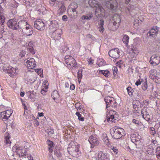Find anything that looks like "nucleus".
Returning a JSON list of instances; mask_svg holds the SVG:
<instances>
[{
    "label": "nucleus",
    "instance_id": "nucleus-29",
    "mask_svg": "<svg viewBox=\"0 0 160 160\" xmlns=\"http://www.w3.org/2000/svg\"><path fill=\"white\" fill-rule=\"evenodd\" d=\"M98 158H100L102 160H107V154L103 153L102 152H99L98 155Z\"/></svg>",
    "mask_w": 160,
    "mask_h": 160
},
{
    "label": "nucleus",
    "instance_id": "nucleus-21",
    "mask_svg": "<svg viewBox=\"0 0 160 160\" xmlns=\"http://www.w3.org/2000/svg\"><path fill=\"white\" fill-rule=\"evenodd\" d=\"M58 5V13L60 15H62L65 12L66 9L63 2H59V3Z\"/></svg>",
    "mask_w": 160,
    "mask_h": 160
},
{
    "label": "nucleus",
    "instance_id": "nucleus-13",
    "mask_svg": "<svg viewBox=\"0 0 160 160\" xmlns=\"http://www.w3.org/2000/svg\"><path fill=\"white\" fill-rule=\"evenodd\" d=\"M25 65L29 69H32L36 65L35 60L32 58H28L27 60L24 61Z\"/></svg>",
    "mask_w": 160,
    "mask_h": 160
},
{
    "label": "nucleus",
    "instance_id": "nucleus-46",
    "mask_svg": "<svg viewBox=\"0 0 160 160\" xmlns=\"http://www.w3.org/2000/svg\"><path fill=\"white\" fill-rule=\"evenodd\" d=\"M99 72L103 74L106 77H108L110 75V72L108 70H100Z\"/></svg>",
    "mask_w": 160,
    "mask_h": 160
},
{
    "label": "nucleus",
    "instance_id": "nucleus-43",
    "mask_svg": "<svg viewBox=\"0 0 160 160\" xmlns=\"http://www.w3.org/2000/svg\"><path fill=\"white\" fill-rule=\"evenodd\" d=\"M127 90L128 91V94L130 96H132L133 95L134 92V90L131 87H128L127 88Z\"/></svg>",
    "mask_w": 160,
    "mask_h": 160
},
{
    "label": "nucleus",
    "instance_id": "nucleus-32",
    "mask_svg": "<svg viewBox=\"0 0 160 160\" xmlns=\"http://www.w3.org/2000/svg\"><path fill=\"white\" fill-rule=\"evenodd\" d=\"M96 64L99 67L105 65L104 60L102 58H98L97 59Z\"/></svg>",
    "mask_w": 160,
    "mask_h": 160
},
{
    "label": "nucleus",
    "instance_id": "nucleus-60",
    "mask_svg": "<svg viewBox=\"0 0 160 160\" xmlns=\"http://www.w3.org/2000/svg\"><path fill=\"white\" fill-rule=\"evenodd\" d=\"M151 144H152L157 146L158 145V142L155 140L152 139L151 140Z\"/></svg>",
    "mask_w": 160,
    "mask_h": 160
},
{
    "label": "nucleus",
    "instance_id": "nucleus-30",
    "mask_svg": "<svg viewBox=\"0 0 160 160\" xmlns=\"http://www.w3.org/2000/svg\"><path fill=\"white\" fill-rule=\"evenodd\" d=\"M88 3L91 7L96 8L99 4L98 2L95 0H89Z\"/></svg>",
    "mask_w": 160,
    "mask_h": 160
},
{
    "label": "nucleus",
    "instance_id": "nucleus-23",
    "mask_svg": "<svg viewBox=\"0 0 160 160\" xmlns=\"http://www.w3.org/2000/svg\"><path fill=\"white\" fill-rule=\"evenodd\" d=\"M68 14L69 17L72 19H75L77 17V12L76 10H71V9H68Z\"/></svg>",
    "mask_w": 160,
    "mask_h": 160
},
{
    "label": "nucleus",
    "instance_id": "nucleus-15",
    "mask_svg": "<svg viewBox=\"0 0 160 160\" xmlns=\"http://www.w3.org/2000/svg\"><path fill=\"white\" fill-rule=\"evenodd\" d=\"M148 108L144 107L142 110L141 114L143 118L148 122H150L151 119L149 113L148 112Z\"/></svg>",
    "mask_w": 160,
    "mask_h": 160
},
{
    "label": "nucleus",
    "instance_id": "nucleus-12",
    "mask_svg": "<svg viewBox=\"0 0 160 160\" xmlns=\"http://www.w3.org/2000/svg\"><path fill=\"white\" fill-rule=\"evenodd\" d=\"M120 52L118 49L115 48L112 49L108 52L109 56L113 58H118L120 56Z\"/></svg>",
    "mask_w": 160,
    "mask_h": 160
},
{
    "label": "nucleus",
    "instance_id": "nucleus-40",
    "mask_svg": "<svg viewBox=\"0 0 160 160\" xmlns=\"http://www.w3.org/2000/svg\"><path fill=\"white\" fill-rule=\"evenodd\" d=\"M86 39L88 41H94L95 40V37L92 35L89 34L86 35Z\"/></svg>",
    "mask_w": 160,
    "mask_h": 160
},
{
    "label": "nucleus",
    "instance_id": "nucleus-27",
    "mask_svg": "<svg viewBox=\"0 0 160 160\" xmlns=\"http://www.w3.org/2000/svg\"><path fill=\"white\" fill-rule=\"evenodd\" d=\"M27 22L24 20H21L18 22V29L20 28L23 29L25 28V27L27 25Z\"/></svg>",
    "mask_w": 160,
    "mask_h": 160
},
{
    "label": "nucleus",
    "instance_id": "nucleus-58",
    "mask_svg": "<svg viewBox=\"0 0 160 160\" xmlns=\"http://www.w3.org/2000/svg\"><path fill=\"white\" fill-rule=\"evenodd\" d=\"M48 87H47V88H45V89H44V88L42 89L41 92V93L44 95L46 94V93L47 92L46 89Z\"/></svg>",
    "mask_w": 160,
    "mask_h": 160
},
{
    "label": "nucleus",
    "instance_id": "nucleus-16",
    "mask_svg": "<svg viewBox=\"0 0 160 160\" xmlns=\"http://www.w3.org/2000/svg\"><path fill=\"white\" fill-rule=\"evenodd\" d=\"M117 112L111 110L109 112V114L107 116V120L110 122H115L116 119L115 115H116Z\"/></svg>",
    "mask_w": 160,
    "mask_h": 160
},
{
    "label": "nucleus",
    "instance_id": "nucleus-4",
    "mask_svg": "<svg viewBox=\"0 0 160 160\" xmlns=\"http://www.w3.org/2000/svg\"><path fill=\"white\" fill-rule=\"evenodd\" d=\"M65 63L67 67L69 68H75L76 67L77 63L75 60L71 56L68 55L65 57Z\"/></svg>",
    "mask_w": 160,
    "mask_h": 160
},
{
    "label": "nucleus",
    "instance_id": "nucleus-42",
    "mask_svg": "<svg viewBox=\"0 0 160 160\" xmlns=\"http://www.w3.org/2000/svg\"><path fill=\"white\" fill-rule=\"evenodd\" d=\"M82 69H80L78 70V81L79 82H80V81L82 78Z\"/></svg>",
    "mask_w": 160,
    "mask_h": 160
},
{
    "label": "nucleus",
    "instance_id": "nucleus-37",
    "mask_svg": "<svg viewBox=\"0 0 160 160\" xmlns=\"http://www.w3.org/2000/svg\"><path fill=\"white\" fill-rule=\"evenodd\" d=\"M54 154L57 157H61L62 155L61 153L60 152V150L58 148H55L54 150Z\"/></svg>",
    "mask_w": 160,
    "mask_h": 160
},
{
    "label": "nucleus",
    "instance_id": "nucleus-24",
    "mask_svg": "<svg viewBox=\"0 0 160 160\" xmlns=\"http://www.w3.org/2000/svg\"><path fill=\"white\" fill-rule=\"evenodd\" d=\"M93 17V14L92 12H89L86 15L82 16L81 18V20L82 22L90 20Z\"/></svg>",
    "mask_w": 160,
    "mask_h": 160
},
{
    "label": "nucleus",
    "instance_id": "nucleus-44",
    "mask_svg": "<svg viewBox=\"0 0 160 160\" xmlns=\"http://www.w3.org/2000/svg\"><path fill=\"white\" fill-rule=\"evenodd\" d=\"M129 37L127 35H125L122 38V41L126 45H128V42Z\"/></svg>",
    "mask_w": 160,
    "mask_h": 160
},
{
    "label": "nucleus",
    "instance_id": "nucleus-6",
    "mask_svg": "<svg viewBox=\"0 0 160 160\" xmlns=\"http://www.w3.org/2000/svg\"><path fill=\"white\" fill-rule=\"evenodd\" d=\"M131 141L134 143L136 147L140 148L142 146V144L140 141V137L138 134H133L131 136Z\"/></svg>",
    "mask_w": 160,
    "mask_h": 160
},
{
    "label": "nucleus",
    "instance_id": "nucleus-45",
    "mask_svg": "<svg viewBox=\"0 0 160 160\" xmlns=\"http://www.w3.org/2000/svg\"><path fill=\"white\" fill-rule=\"evenodd\" d=\"M27 80L28 84H31L34 82L35 80L33 79L31 76H28L27 77Z\"/></svg>",
    "mask_w": 160,
    "mask_h": 160
},
{
    "label": "nucleus",
    "instance_id": "nucleus-3",
    "mask_svg": "<svg viewBox=\"0 0 160 160\" xmlns=\"http://www.w3.org/2000/svg\"><path fill=\"white\" fill-rule=\"evenodd\" d=\"M71 143L67 148V150L69 154L74 157H78L80 154L78 148L76 145H71Z\"/></svg>",
    "mask_w": 160,
    "mask_h": 160
},
{
    "label": "nucleus",
    "instance_id": "nucleus-39",
    "mask_svg": "<svg viewBox=\"0 0 160 160\" xmlns=\"http://www.w3.org/2000/svg\"><path fill=\"white\" fill-rule=\"evenodd\" d=\"M49 3L52 6H56L59 4V2L58 0H49Z\"/></svg>",
    "mask_w": 160,
    "mask_h": 160
},
{
    "label": "nucleus",
    "instance_id": "nucleus-63",
    "mask_svg": "<svg viewBox=\"0 0 160 160\" xmlns=\"http://www.w3.org/2000/svg\"><path fill=\"white\" fill-rule=\"evenodd\" d=\"M62 20L64 21H67L68 20V17L66 15H64L62 16Z\"/></svg>",
    "mask_w": 160,
    "mask_h": 160
},
{
    "label": "nucleus",
    "instance_id": "nucleus-36",
    "mask_svg": "<svg viewBox=\"0 0 160 160\" xmlns=\"http://www.w3.org/2000/svg\"><path fill=\"white\" fill-rule=\"evenodd\" d=\"M9 133L7 132L5 135V139L6 144L10 143L11 142L10 140V136H9Z\"/></svg>",
    "mask_w": 160,
    "mask_h": 160
},
{
    "label": "nucleus",
    "instance_id": "nucleus-47",
    "mask_svg": "<svg viewBox=\"0 0 160 160\" xmlns=\"http://www.w3.org/2000/svg\"><path fill=\"white\" fill-rule=\"evenodd\" d=\"M123 63V61L122 60H120L116 63L117 66L121 68L122 67H124V64Z\"/></svg>",
    "mask_w": 160,
    "mask_h": 160
},
{
    "label": "nucleus",
    "instance_id": "nucleus-41",
    "mask_svg": "<svg viewBox=\"0 0 160 160\" xmlns=\"http://www.w3.org/2000/svg\"><path fill=\"white\" fill-rule=\"evenodd\" d=\"M130 53L133 54V56H135V55H137L138 53V50H137L135 47H134L133 48H132L131 49V50L130 51Z\"/></svg>",
    "mask_w": 160,
    "mask_h": 160
},
{
    "label": "nucleus",
    "instance_id": "nucleus-53",
    "mask_svg": "<svg viewBox=\"0 0 160 160\" xmlns=\"http://www.w3.org/2000/svg\"><path fill=\"white\" fill-rule=\"evenodd\" d=\"M32 119L34 120V123L35 125V126H38L39 123L38 121L36 119L35 117L33 116L32 117Z\"/></svg>",
    "mask_w": 160,
    "mask_h": 160
},
{
    "label": "nucleus",
    "instance_id": "nucleus-54",
    "mask_svg": "<svg viewBox=\"0 0 160 160\" xmlns=\"http://www.w3.org/2000/svg\"><path fill=\"white\" fill-rule=\"evenodd\" d=\"M112 70L113 71V74L115 76L118 72L117 68L116 67H113L112 68Z\"/></svg>",
    "mask_w": 160,
    "mask_h": 160
},
{
    "label": "nucleus",
    "instance_id": "nucleus-20",
    "mask_svg": "<svg viewBox=\"0 0 160 160\" xmlns=\"http://www.w3.org/2000/svg\"><path fill=\"white\" fill-rule=\"evenodd\" d=\"M58 27V23L57 21L54 20L51 21L49 27V32L51 33H53L57 29V28Z\"/></svg>",
    "mask_w": 160,
    "mask_h": 160
},
{
    "label": "nucleus",
    "instance_id": "nucleus-17",
    "mask_svg": "<svg viewBox=\"0 0 160 160\" xmlns=\"http://www.w3.org/2000/svg\"><path fill=\"white\" fill-rule=\"evenodd\" d=\"M149 62L153 66H156L160 63V57L155 55H152L150 58Z\"/></svg>",
    "mask_w": 160,
    "mask_h": 160
},
{
    "label": "nucleus",
    "instance_id": "nucleus-59",
    "mask_svg": "<svg viewBox=\"0 0 160 160\" xmlns=\"http://www.w3.org/2000/svg\"><path fill=\"white\" fill-rule=\"evenodd\" d=\"M156 147V146L153 144H150L148 146L149 148H150L152 150L154 149Z\"/></svg>",
    "mask_w": 160,
    "mask_h": 160
},
{
    "label": "nucleus",
    "instance_id": "nucleus-31",
    "mask_svg": "<svg viewBox=\"0 0 160 160\" xmlns=\"http://www.w3.org/2000/svg\"><path fill=\"white\" fill-rule=\"evenodd\" d=\"M98 24L99 25V27H98L99 31L103 32L104 30L103 28L104 21L102 19L100 20L98 23Z\"/></svg>",
    "mask_w": 160,
    "mask_h": 160
},
{
    "label": "nucleus",
    "instance_id": "nucleus-5",
    "mask_svg": "<svg viewBox=\"0 0 160 160\" xmlns=\"http://www.w3.org/2000/svg\"><path fill=\"white\" fill-rule=\"evenodd\" d=\"M104 101L106 103L107 108L110 107L116 108L117 106L116 100L112 97L107 96L104 99Z\"/></svg>",
    "mask_w": 160,
    "mask_h": 160
},
{
    "label": "nucleus",
    "instance_id": "nucleus-1",
    "mask_svg": "<svg viewBox=\"0 0 160 160\" xmlns=\"http://www.w3.org/2000/svg\"><path fill=\"white\" fill-rule=\"evenodd\" d=\"M110 132L112 138L116 139L121 138L125 134L124 130L123 128L117 127L112 128L110 129Z\"/></svg>",
    "mask_w": 160,
    "mask_h": 160
},
{
    "label": "nucleus",
    "instance_id": "nucleus-22",
    "mask_svg": "<svg viewBox=\"0 0 160 160\" xmlns=\"http://www.w3.org/2000/svg\"><path fill=\"white\" fill-rule=\"evenodd\" d=\"M112 20L114 21L113 22V25L116 28H118L121 22L120 16L119 15L114 14L112 18Z\"/></svg>",
    "mask_w": 160,
    "mask_h": 160
},
{
    "label": "nucleus",
    "instance_id": "nucleus-56",
    "mask_svg": "<svg viewBox=\"0 0 160 160\" xmlns=\"http://www.w3.org/2000/svg\"><path fill=\"white\" fill-rule=\"evenodd\" d=\"M156 154L157 156L160 157V147H158L156 148Z\"/></svg>",
    "mask_w": 160,
    "mask_h": 160
},
{
    "label": "nucleus",
    "instance_id": "nucleus-28",
    "mask_svg": "<svg viewBox=\"0 0 160 160\" xmlns=\"http://www.w3.org/2000/svg\"><path fill=\"white\" fill-rule=\"evenodd\" d=\"M47 143L48 145V150L50 152H52L54 148L53 142L48 140L47 141Z\"/></svg>",
    "mask_w": 160,
    "mask_h": 160
},
{
    "label": "nucleus",
    "instance_id": "nucleus-38",
    "mask_svg": "<svg viewBox=\"0 0 160 160\" xmlns=\"http://www.w3.org/2000/svg\"><path fill=\"white\" fill-rule=\"evenodd\" d=\"M78 7L77 4L75 2H73L72 3L70 6V7L68 9H71V10H76V9Z\"/></svg>",
    "mask_w": 160,
    "mask_h": 160
},
{
    "label": "nucleus",
    "instance_id": "nucleus-14",
    "mask_svg": "<svg viewBox=\"0 0 160 160\" xmlns=\"http://www.w3.org/2000/svg\"><path fill=\"white\" fill-rule=\"evenodd\" d=\"M34 27L38 30H43L45 28V24L41 19H39L34 22Z\"/></svg>",
    "mask_w": 160,
    "mask_h": 160
},
{
    "label": "nucleus",
    "instance_id": "nucleus-50",
    "mask_svg": "<svg viewBox=\"0 0 160 160\" xmlns=\"http://www.w3.org/2000/svg\"><path fill=\"white\" fill-rule=\"evenodd\" d=\"M36 72H37L38 74L41 77H42L43 75V70L42 68L36 69Z\"/></svg>",
    "mask_w": 160,
    "mask_h": 160
},
{
    "label": "nucleus",
    "instance_id": "nucleus-35",
    "mask_svg": "<svg viewBox=\"0 0 160 160\" xmlns=\"http://www.w3.org/2000/svg\"><path fill=\"white\" fill-rule=\"evenodd\" d=\"M3 13L2 12H0V25H3L5 22V18L3 15Z\"/></svg>",
    "mask_w": 160,
    "mask_h": 160
},
{
    "label": "nucleus",
    "instance_id": "nucleus-9",
    "mask_svg": "<svg viewBox=\"0 0 160 160\" xmlns=\"http://www.w3.org/2000/svg\"><path fill=\"white\" fill-rule=\"evenodd\" d=\"M7 25L8 27L13 30H18V22L17 20L13 18L8 21Z\"/></svg>",
    "mask_w": 160,
    "mask_h": 160
},
{
    "label": "nucleus",
    "instance_id": "nucleus-10",
    "mask_svg": "<svg viewBox=\"0 0 160 160\" xmlns=\"http://www.w3.org/2000/svg\"><path fill=\"white\" fill-rule=\"evenodd\" d=\"M117 2L116 0H110L106 2V5L109 9L111 10H116L117 6Z\"/></svg>",
    "mask_w": 160,
    "mask_h": 160
},
{
    "label": "nucleus",
    "instance_id": "nucleus-2",
    "mask_svg": "<svg viewBox=\"0 0 160 160\" xmlns=\"http://www.w3.org/2000/svg\"><path fill=\"white\" fill-rule=\"evenodd\" d=\"M2 70L3 71L7 72L11 77L17 75L18 70L17 68H14L9 66L8 64H4L3 66Z\"/></svg>",
    "mask_w": 160,
    "mask_h": 160
},
{
    "label": "nucleus",
    "instance_id": "nucleus-33",
    "mask_svg": "<svg viewBox=\"0 0 160 160\" xmlns=\"http://www.w3.org/2000/svg\"><path fill=\"white\" fill-rule=\"evenodd\" d=\"M138 100L133 101L132 102L133 107L136 111L138 110V106L140 104Z\"/></svg>",
    "mask_w": 160,
    "mask_h": 160
},
{
    "label": "nucleus",
    "instance_id": "nucleus-57",
    "mask_svg": "<svg viewBox=\"0 0 160 160\" xmlns=\"http://www.w3.org/2000/svg\"><path fill=\"white\" fill-rule=\"evenodd\" d=\"M28 50L32 54H34L35 53V52L34 50L33 47H29L28 48Z\"/></svg>",
    "mask_w": 160,
    "mask_h": 160
},
{
    "label": "nucleus",
    "instance_id": "nucleus-34",
    "mask_svg": "<svg viewBox=\"0 0 160 160\" xmlns=\"http://www.w3.org/2000/svg\"><path fill=\"white\" fill-rule=\"evenodd\" d=\"M52 97L54 100L57 99L59 97L58 92L57 91H54L52 93Z\"/></svg>",
    "mask_w": 160,
    "mask_h": 160
},
{
    "label": "nucleus",
    "instance_id": "nucleus-7",
    "mask_svg": "<svg viewBox=\"0 0 160 160\" xmlns=\"http://www.w3.org/2000/svg\"><path fill=\"white\" fill-rule=\"evenodd\" d=\"M157 71L155 69L151 70L149 72V76L150 78L153 79L156 83H160V77L157 76Z\"/></svg>",
    "mask_w": 160,
    "mask_h": 160
},
{
    "label": "nucleus",
    "instance_id": "nucleus-19",
    "mask_svg": "<svg viewBox=\"0 0 160 160\" xmlns=\"http://www.w3.org/2000/svg\"><path fill=\"white\" fill-rule=\"evenodd\" d=\"M88 141L91 144V147L92 148H93L94 146H98L99 143L97 138L92 135H91L89 137Z\"/></svg>",
    "mask_w": 160,
    "mask_h": 160
},
{
    "label": "nucleus",
    "instance_id": "nucleus-62",
    "mask_svg": "<svg viewBox=\"0 0 160 160\" xmlns=\"http://www.w3.org/2000/svg\"><path fill=\"white\" fill-rule=\"evenodd\" d=\"M27 158L29 160H33V158L31 154H27Z\"/></svg>",
    "mask_w": 160,
    "mask_h": 160
},
{
    "label": "nucleus",
    "instance_id": "nucleus-49",
    "mask_svg": "<svg viewBox=\"0 0 160 160\" xmlns=\"http://www.w3.org/2000/svg\"><path fill=\"white\" fill-rule=\"evenodd\" d=\"M26 34L27 36H31L33 33V30L32 28L27 30L26 31Z\"/></svg>",
    "mask_w": 160,
    "mask_h": 160
},
{
    "label": "nucleus",
    "instance_id": "nucleus-64",
    "mask_svg": "<svg viewBox=\"0 0 160 160\" xmlns=\"http://www.w3.org/2000/svg\"><path fill=\"white\" fill-rule=\"evenodd\" d=\"M93 61V60L91 58H89V59L88 61V64H89V65H92V64H93V62H92Z\"/></svg>",
    "mask_w": 160,
    "mask_h": 160
},
{
    "label": "nucleus",
    "instance_id": "nucleus-52",
    "mask_svg": "<svg viewBox=\"0 0 160 160\" xmlns=\"http://www.w3.org/2000/svg\"><path fill=\"white\" fill-rule=\"evenodd\" d=\"M142 89L144 91L146 90L147 89L148 85L147 81H146L145 82L142 83Z\"/></svg>",
    "mask_w": 160,
    "mask_h": 160
},
{
    "label": "nucleus",
    "instance_id": "nucleus-25",
    "mask_svg": "<svg viewBox=\"0 0 160 160\" xmlns=\"http://www.w3.org/2000/svg\"><path fill=\"white\" fill-rule=\"evenodd\" d=\"M15 148H16L17 152L18 153H19V155L20 157L26 156L27 155V153L26 151V150L25 149H20V148H18L17 146H15L14 147Z\"/></svg>",
    "mask_w": 160,
    "mask_h": 160
},
{
    "label": "nucleus",
    "instance_id": "nucleus-48",
    "mask_svg": "<svg viewBox=\"0 0 160 160\" xmlns=\"http://www.w3.org/2000/svg\"><path fill=\"white\" fill-rule=\"evenodd\" d=\"M76 115H77L78 117V119L80 121H83L84 120V118L83 117H82L81 115L79 112H77L76 113Z\"/></svg>",
    "mask_w": 160,
    "mask_h": 160
},
{
    "label": "nucleus",
    "instance_id": "nucleus-51",
    "mask_svg": "<svg viewBox=\"0 0 160 160\" xmlns=\"http://www.w3.org/2000/svg\"><path fill=\"white\" fill-rule=\"evenodd\" d=\"M133 123H135L137 126H140L142 123L141 122H139L138 120L133 119L132 120Z\"/></svg>",
    "mask_w": 160,
    "mask_h": 160
},
{
    "label": "nucleus",
    "instance_id": "nucleus-26",
    "mask_svg": "<svg viewBox=\"0 0 160 160\" xmlns=\"http://www.w3.org/2000/svg\"><path fill=\"white\" fill-rule=\"evenodd\" d=\"M54 38L57 40L61 38V35L62 34V30L61 29H58L55 32L52 33Z\"/></svg>",
    "mask_w": 160,
    "mask_h": 160
},
{
    "label": "nucleus",
    "instance_id": "nucleus-11",
    "mask_svg": "<svg viewBox=\"0 0 160 160\" xmlns=\"http://www.w3.org/2000/svg\"><path fill=\"white\" fill-rule=\"evenodd\" d=\"M158 32V28L154 27L150 29L147 34V37L150 38H155Z\"/></svg>",
    "mask_w": 160,
    "mask_h": 160
},
{
    "label": "nucleus",
    "instance_id": "nucleus-8",
    "mask_svg": "<svg viewBox=\"0 0 160 160\" xmlns=\"http://www.w3.org/2000/svg\"><path fill=\"white\" fill-rule=\"evenodd\" d=\"M12 112V110H8L2 112L0 113V118L3 121H6L11 116Z\"/></svg>",
    "mask_w": 160,
    "mask_h": 160
},
{
    "label": "nucleus",
    "instance_id": "nucleus-55",
    "mask_svg": "<svg viewBox=\"0 0 160 160\" xmlns=\"http://www.w3.org/2000/svg\"><path fill=\"white\" fill-rule=\"evenodd\" d=\"M150 133L152 135H154L155 134V128L153 127L150 128Z\"/></svg>",
    "mask_w": 160,
    "mask_h": 160
},
{
    "label": "nucleus",
    "instance_id": "nucleus-61",
    "mask_svg": "<svg viewBox=\"0 0 160 160\" xmlns=\"http://www.w3.org/2000/svg\"><path fill=\"white\" fill-rule=\"evenodd\" d=\"M47 132L48 133L49 135L52 136L53 133L54 131L53 130H48V131H47Z\"/></svg>",
    "mask_w": 160,
    "mask_h": 160
},
{
    "label": "nucleus",
    "instance_id": "nucleus-18",
    "mask_svg": "<svg viewBox=\"0 0 160 160\" xmlns=\"http://www.w3.org/2000/svg\"><path fill=\"white\" fill-rule=\"evenodd\" d=\"M95 14L97 16L101 17L105 15V10L101 5L99 4L96 7Z\"/></svg>",
    "mask_w": 160,
    "mask_h": 160
}]
</instances>
